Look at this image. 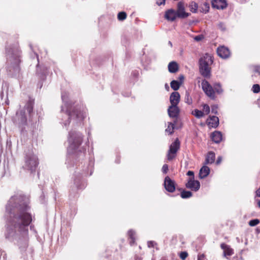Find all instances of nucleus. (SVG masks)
<instances>
[{
	"mask_svg": "<svg viewBox=\"0 0 260 260\" xmlns=\"http://www.w3.org/2000/svg\"><path fill=\"white\" fill-rule=\"evenodd\" d=\"M257 206L260 207V200H257Z\"/></svg>",
	"mask_w": 260,
	"mask_h": 260,
	"instance_id": "obj_47",
	"label": "nucleus"
},
{
	"mask_svg": "<svg viewBox=\"0 0 260 260\" xmlns=\"http://www.w3.org/2000/svg\"><path fill=\"white\" fill-rule=\"evenodd\" d=\"M192 196V193L190 191H186L183 190L181 192V197L183 199H187L191 197Z\"/></svg>",
	"mask_w": 260,
	"mask_h": 260,
	"instance_id": "obj_29",
	"label": "nucleus"
},
{
	"mask_svg": "<svg viewBox=\"0 0 260 260\" xmlns=\"http://www.w3.org/2000/svg\"><path fill=\"white\" fill-rule=\"evenodd\" d=\"M15 123L19 127H22V128L27 124V118L24 111L21 110L17 114V119Z\"/></svg>",
	"mask_w": 260,
	"mask_h": 260,
	"instance_id": "obj_7",
	"label": "nucleus"
},
{
	"mask_svg": "<svg viewBox=\"0 0 260 260\" xmlns=\"http://www.w3.org/2000/svg\"><path fill=\"white\" fill-rule=\"evenodd\" d=\"M169 170V167L168 165L167 164H165L163 165L162 167V171L164 173L166 174L167 173L168 171Z\"/></svg>",
	"mask_w": 260,
	"mask_h": 260,
	"instance_id": "obj_38",
	"label": "nucleus"
},
{
	"mask_svg": "<svg viewBox=\"0 0 260 260\" xmlns=\"http://www.w3.org/2000/svg\"><path fill=\"white\" fill-rule=\"evenodd\" d=\"M34 105V102L31 100H29L27 101V102L24 106V109L26 110V111L29 113L30 117L31 116V113L33 112Z\"/></svg>",
	"mask_w": 260,
	"mask_h": 260,
	"instance_id": "obj_22",
	"label": "nucleus"
},
{
	"mask_svg": "<svg viewBox=\"0 0 260 260\" xmlns=\"http://www.w3.org/2000/svg\"><path fill=\"white\" fill-rule=\"evenodd\" d=\"M254 71L255 73H257L258 74V75L260 76V67L259 66H255L254 68Z\"/></svg>",
	"mask_w": 260,
	"mask_h": 260,
	"instance_id": "obj_40",
	"label": "nucleus"
},
{
	"mask_svg": "<svg viewBox=\"0 0 260 260\" xmlns=\"http://www.w3.org/2000/svg\"><path fill=\"white\" fill-rule=\"evenodd\" d=\"M188 253L186 251H182L180 253V257L182 260H185L188 256Z\"/></svg>",
	"mask_w": 260,
	"mask_h": 260,
	"instance_id": "obj_36",
	"label": "nucleus"
},
{
	"mask_svg": "<svg viewBox=\"0 0 260 260\" xmlns=\"http://www.w3.org/2000/svg\"><path fill=\"white\" fill-rule=\"evenodd\" d=\"M203 39V36L202 35H198L194 37V40L197 41H201Z\"/></svg>",
	"mask_w": 260,
	"mask_h": 260,
	"instance_id": "obj_41",
	"label": "nucleus"
},
{
	"mask_svg": "<svg viewBox=\"0 0 260 260\" xmlns=\"http://www.w3.org/2000/svg\"><path fill=\"white\" fill-rule=\"evenodd\" d=\"M38 159L32 153L26 154L25 157V165L23 167L24 169L35 172L38 166Z\"/></svg>",
	"mask_w": 260,
	"mask_h": 260,
	"instance_id": "obj_5",
	"label": "nucleus"
},
{
	"mask_svg": "<svg viewBox=\"0 0 260 260\" xmlns=\"http://www.w3.org/2000/svg\"><path fill=\"white\" fill-rule=\"evenodd\" d=\"M176 12L177 17L180 18H185L190 15V13L185 11L184 3L182 2H179L178 3L177 10Z\"/></svg>",
	"mask_w": 260,
	"mask_h": 260,
	"instance_id": "obj_8",
	"label": "nucleus"
},
{
	"mask_svg": "<svg viewBox=\"0 0 260 260\" xmlns=\"http://www.w3.org/2000/svg\"><path fill=\"white\" fill-rule=\"evenodd\" d=\"M221 248L223 250V254L224 256H231L234 254L233 249L230 246L222 243L220 244Z\"/></svg>",
	"mask_w": 260,
	"mask_h": 260,
	"instance_id": "obj_17",
	"label": "nucleus"
},
{
	"mask_svg": "<svg viewBox=\"0 0 260 260\" xmlns=\"http://www.w3.org/2000/svg\"><path fill=\"white\" fill-rule=\"evenodd\" d=\"M189 8L191 12L196 13L198 9V5L195 2H191L189 5Z\"/></svg>",
	"mask_w": 260,
	"mask_h": 260,
	"instance_id": "obj_26",
	"label": "nucleus"
},
{
	"mask_svg": "<svg viewBox=\"0 0 260 260\" xmlns=\"http://www.w3.org/2000/svg\"><path fill=\"white\" fill-rule=\"evenodd\" d=\"M192 114L198 118H202L204 115V113L198 109H195L192 112Z\"/></svg>",
	"mask_w": 260,
	"mask_h": 260,
	"instance_id": "obj_28",
	"label": "nucleus"
},
{
	"mask_svg": "<svg viewBox=\"0 0 260 260\" xmlns=\"http://www.w3.org/2000/svg\"><path fill=\"white\" fill-rule=\"evenodd\" d=\"M221 161V157H218L217 160H216V164H219L220 163Z\"/></svg>",
	"mask_w": 260,
	"mask_h": 260,
	"instance_id": "obj_46",
	"label": "nucleus"
},
{
	"mask_svg": "<svg viewBox=\"0 0 260 260\" xmlns=\"http://www.w3.org/2000/svg\"><path fill=\"white\" fill-rule=\"evenodd\" d=\"M180 142L178 138L172 143L170 146L169 149L167 153V159L171 161L174 159L177 155L178 151L180 149Z\"/></svg>",
	"mask_w": 260,
	"mask_h": 260,
	"instance_id": "obj_6",
	"label": "nucleus"
},
{
	"mask_svg": "<svg viewBox=\"0 0 260 260\" xmlns=\"http://www.w3.org/2000/svg\"><path fill=\"white\" fill-rule=\"evenodd\" d=\"M187 175L188 176H189L191 177L190 178H193L194 179V173H193V172H192L191 171H189L187 172Z\"/></svg>",
	"mask_w": 260,
	"mask_h": 260,
	"instance_id": "obj_43",
	"label": "nucleus"
},
{
	"mask_svg": "<svg viewBox=\"0 0 260 260\" xmlns=\"http://www.w3.org/2000/svg\"><path fill=\"white\" fill-rule=\"evenodd\" d=\"M148 246L149 247H153V242L152 241L148 242Z\"/></svg>",
	"mask_w": 260,
	"mask_h": 260,
	"instance_id": "obj_45",
	"label": "nucleus"
},
{
	"mask_svg": "<svg viewBox=\"0 0 260 260\" xmlns=\"http://www.w3.org/2000/svg\"><path fill=\"white\" fill-rule=\"evenodd\" d=\"M206 123L209 127L216 128L219 125V119L215 116H210L207 119Z\"/></svg>",
	"mask_w": 260,
	"mask_h": 260,
	"instance_id": "obj_14",
	"label": "nucleus"
},
{
	"mask_svg": "<svg viewBox=\"0 0 260 260\" xmlns=\"http://www.w3.org/2000/svg\"><path fill=\"white\" fill-rule=\"evenodd\" d=\"M211 111L213 113L215 114H217L218 106L217 105H213L212 106H211Z\"/></svg>",
	"mask_w": 260,
	"mask_h": 260,
	"instance_id": "obj_37",
	"label": "nucleus"
},
{
	"mask_svg": "<svg viewBox=\"0 0 260 260\" xmlns=\"http://www.w3.org/2000/svg\"><path fill=\"white\" fill-rule=\"evenodd\" d=\"M252 91L255 93H259L260 92V86L259 84H254L252 87Z\"/></svg>",
	"mask_w": 260,
	"mask_h": 260,
	"instance_id": "obj_34",
	"label": "nucleus"
},
{
	"mask_svg": "<svg viewBox=\"0 0 260 260\" xmlns=\"http://www.w3.org/2000/svg\"><path fill=\"white\" fill-rule=\"evenodd\" d=\"M166 0H157L156 4L158 6H160L161 5L165 4Z\"/></svg>",
	"mask_w": 260,
	"mask_h": 260,
	"instance_id": "obj_42",
	"label": "nucleus"
},
{
	"mask_svg": "<svg viewBox=\"0 0 260 260\" xmlns=\"http://www.w3.org/2000/svg\"><path fill=\"white\" fill-rule=\"evenodd\" d=\"M68 114L70 117H75L78 119H82L84 117L83 112L80 107L79 108L75 107L72 111L68 110Z\"/></svg>",
	"mask_w": 260,
	"mask_h": 260,
	"instance_id": "obj_10",
	"label": "nucleus"
},
{
	"mask_svg": "<svg viewBox=\"0 0 260 260\" xmlns=\"http://www.w3.org/2000/svg\"><path fill=\"white\" fill-rule=\"evenodd\" d=\"M128 236L130 239L129 244L132 246L135 243V233L132 231H129L128 232Z\"/></svg>",
	"mask_w": 260,
	"mask_h": 260,
	"instance_id": "obj_30",
	"label": "nucleus"
},
{
	"mask_svg": "<svg viewBox=\"0 0 260 260\" xmlns=\"http://www.w3.org/2000/svg\"><path fill=\"white\" fill-rule=\"evenodd\" d=\"M215 153L212 151H209L206 156L205 161L204 162L205 165H208V164H211L213 163L215 161Z\"/></svg>",
	"mask_w": 260,
	"mask_h": 260,
	"instance_id": "obj_20",
	"label": "nucleus"
},
{
	"mask_svg": "<svg viewBox=\"0 0 260 260\" xmlns=\"http://www.w3.org/2000/svg\"><path fill=\"white\" fill-rule=\"evenodd\" d=\"M165 16L167 20L173 21L176 19L177 17V15L175 10L170 9L166 12Z\"/></svg>",
	"mask_w": 260,
	"mask_h": 260,
	"instance_id": "obj_18",
	"label": "nucleus"
},
{
	"mask_svg": "<svg viewBox=\"0 0 260 260\" xmlns=\"http://www.w3.org/2000/svg\"><path fill=\"white\" fill-rule=\"evenodd\" d=\"M206 256L203 253H199L198 255V260H206Z\"/></svg>",
	"mask_w": 260,
	"mask_h": 260,
	"instance_id": "obj_39",
	"label": "nucleus"
},
{
	"mask_svg": "<svg viewBox=\"0 0 260 260\" xmlns=\"http://www.w3.org/2000/svg\"><path fill=\"white\" fill-rule=\"evenodd\" d=\"M127 14L125 12H120L117 15V18L119 21H123L126 18Z\"/></svg>",
	"mask_w": 260,
	"mask_h": 260,
	"instance_id": "obj_32",
	"label": "nucleus"
},
{
	"mask_svg": "<svg viewBox=\"0 0 260 260\" xmlns=\"http://www.w3.org/2000/svg\"><path fill=\"white\" fill-rule=\"evenodd\" d=\"M210 107L208 104H204L203 105V112L204 114L208 115L210 113Z\"/></svg>",
	"mask_w": 260,
	"mask_h": 260,
	"instance_id": "obj_33",
	"label": "nucleus"
},
{
	"mask_svg": "<svg viewBox=\"0 0 260 260\" xmlns=\"http://www.w3.org/2000/svg\"><path fill=\"white\" fill-rule=\"evenodd\" d=\"M257 103L259 105V107L260 108V99H258L257 100Z\"/></svg>",
	"mask_w": 260,
	"mask_h": 260,
	"instance_id": "obj_48",
	"label": "nucleus"
},
{
	"mask_svg": "<svg viewBox=\"0 0 260 260\" xmlns=\"http://www.w3.org/2000/svg\"><path fill=\"white\" fill-rule=\"evenodd\" d=\"M210 173V169L206 165L203 166L199 172V177L201 179L206 177Z\"/></svg>",
	"mask_w": 260,
	"mask_h": 260,
	"instance_id": "obj_21",
	"label": "nucleus"
},
{
	"mask_svg": "<svg viewBox=\"0 0 260 260\" xmlns=\"http://www.w3.org/2000/svg\"><path fill=\"white\" fill-rule=\"evenodd\" d=\"M217 53L219 57L223 59L229 58L231 55L229 48L224 46L218 47L217 49Z\"/></svg>",
	"mask_w": 260,
	"mask_h": 260,
	"instance_id": "obj_11",
	"label": "nucleus"
},
{
	"mask_svg": "<svg viewBox=\"0 0 260 260\" xmlns=\"http://www.w3.org/2000/svg\"><path fill=\"white\" fill-rule=\"evenodd\" d=\"M181 85V83L176 80H173L170 83L171 88L174 90H177Z\"/></svg>",
	"mask_w": 260,
	"mask_h": 260,
	"instance_id": "obj_27",
	"label": "nucleus"
},
{
	"mask_svg": "<svg viewBox=\"0 0 260 260\" xmlns=\"http://www.w3.org/2000/svg\"><path fill=\"white\" fill-rule=\"evenodd\" d=\"M164 186L166 190L169 192H173L175 190V182L169 176L165 178Z\"/></svg>",
	"mask_w": 260,
	"mask_h": 260,
	"instance_id": "obj_9",
	"label": "nucleus"
},
{
	"mask_svg": "<svg viewBox=\"0 0 260 260\" xmlns=\"http://www.w3.org/2000/svg\"><path fill=\"white\" fill-rule=\"evenodd\" d=\"M256 197H260V187L255 191V199Z\"/></svg>",
	"mask_w": 260,
	"mask_h": 260,
	"instance_id": "obj_44",
	"label": "nucleus"
},
{
	"mask_svg": "<svg viewBox=\"0 0 260 260\" xmlns=\"http://www.w3.org/2000/svg\"><path fill=\"white\" fill-rule=\"evenodd\" d=\"M212 140L215 143H219L222 140V135L221 132L215 131L211 136Z\"/></svg>",
	"mask_w": 260,
	"mask_h": 260,
	"instance_id": "obj_19",
	"label": "nucleus"
},
{
	"mask_svg": "<svg viewBox=\"0 0 260 260\" xmlns=\"http://www.w3.org/2000/svg\"><path fill=\"white\" fill-rule=\"evenodd\" d=\"M69 136L70 145L68 148V151H70L71 150H75L81 145L82 142L83 136L75 132H70Z\"/></svg>",
	"mask_w": 260,
	"mask_h": 260,
	"instance_id": "obj_4",
	"label": "nucleus"
},
{
	"mask_svg": "<svg viewBox=\"0 0 260 260\" xmlns=\"http://www.w3.org/2000/svg\"><path fill=\"white\" fill-rule=\"evenodd\" d=\"M185 186L192 191H197L200 189V183L199 181L195 180L193 178H189Z\"/></svg>",
	"mask_w": 260,
	"mask_h": 260,
	"instance_id": "obj_12",
	"label": "nucleus"
},
{
	"mask_svg": "<svg viewBox=\"0 0 260 260\" xmlns=\"http://www.w3.org/2000/svg\"><path fill=\"white\" fill-rule=\"evenodd\" d=\"M177 119H174L173 122H169L166 131L170 135H172L174 133V129L175 127V125H177Z\"/></svg>",
	"mask_w": 260,
	"mask_h": 260,
	"instance_id": "obj_25",
	"label": "nucleus"
},
{
	"mask_svg": "<svg viewBox=\"0 0 260 260\" xmlns=\"http://www.w3.org/2000/svg\"><path fill=\"white\" fill-rule=\"evenodd\" d=\"M201 12L204 13H207L209 12L210 9V6L208 3H203L201 7Z\"/></svg>",
	"mask_w": 260,
	"mask_h": 260,
	"instance_id": "obj_31",
	"label": "nucleus"
},
{
	"mask_svg": "<svg viewBox=\"0 0 260 260\" xmlns=\"http://www.w3.org/2000/svg\"><path fill=\"white\" fill-rule=\"evenodd\" d=\"M180 95L178 92H172L170 96L171 106H177L180 102Z\"/></svg>",
	"mask_w": 260,
	"mask_h": 260,
	"instance_id": "obj_16",
	"label": "nucleus"
},
{
	"mask_svg": "<svg viewBox=\"0 0 260 260\" xmlns=\"http://www.w3.org/2000/svg\"><path fill=\"white\" fill-rule=\"evenodd\" d=\"M178 65L175 61H172L168 65V70L170 73H174L178 71Z\"/></svg>",
	"mask_w": 260,
	"mask_h": 260,
	"instance_id": "obj_24",
	"label": "nucleus"
},
{
	"mask_svg": "<svg viewBox=\"0 0 260 260\" xmlns=\"http://www.w3.org/2000/svg\"><path fill=\"white\" fill-rule=\"evenodd\" d=\"M22 200L15 207L16 211L8 219L5 225V237L8 240L12 239L18 234L21 236L17 244L21 252H25L28 245V226L32 221V215L28 212L30 207L28 200L21 197Z\"/></svg>",
	"mask_w": 260,
	"mask_h": 260,
	"instance_id": "obj_1",
	"label": "nucleus"
},
{
	"mask_svg": "<svg viewBox=\"0 0 260 260\" xmlns=\"http://www.w3.org/2000/svg\"><path fill=\"white\" fill-rule=\"evenodd\" d=\"M168 112L170 117L174 118L177 119L178 122V117L179 114L180 110L178 106H170L168 109Z\"/></svg>",
	"mask_w": 260,
	"mask_h": 260,
	"instance_id": "obj_13",
	"label": "nucleus"
},
{
	"mask_svg": "<svg viewBox=\"0 0 260 260\" xmlns=\"http://www.w3.org/2000/svg\"><path fill=\"white\" fill-rule=\"evenodd\" d=\"M202 86L205 94L212 100L215 99V92L221 94L223 92L221 85L218 83H214L212 87L208 81L204 80L202 82Z\"/></svg>",
	"mask_w": 260,
	"mask_h": 260,
	"instance_id": "obj_2",
	"label": "nucleus"
},
{
	"mask_svg": "<svg viewBox=\"0 0 260 260\" xmlns=\"http://www.w3.org/2000/svg\"><path fill=\"white\" fill-rule=\"evenodd\" d=\"M213 62L212 57L209 54H205L203 57L199 60V68L201 74L204 77H207L210 75V64Z\"/></svg>",
	"mask_w": 260,
	"mask_h": 260,
	"instance_id": "obj_3",
	"label": "nucleus"
},
{
	"mask_svg": "<svg viewBox=\"0 0 260 260\" xmlns=\"http://www.w3.org/2000/svg\"><path fill=\"white\" fill-rule=\"evenodd\" d=\"M259 220L258 219H254L251 220L249 221V225L250 226H254L257 225L259 223Z\"/></svg>",
	"mask_w": 260,
	"mask_h": 260,
	"instance_id": "obj_35",
	"label": "nucleus"
},
{
	"mask_svg": "<svg viewBox=\"0 0 260 260\" xmlns=\"http://www.w3.org/2000/svg\"><path fill=\"white\" fill-rule=\"evenodd\" d=\"M212 6L217 9H223L227 7V4L225 0H213Z\"/></svg>",
	"mask_w": 260,
	"mask_h": 260,
	"instance_id": "obj_15",
	"label": "nucleus"
},
{
	"mask_svg": "<svg viewBox=\"0 0 260 260\" xmlns=\"http://www.w3.org/2000/svg\"><path fill=\"white\" fill-rule=\"evenodd\" d=\"M21 53V51L18 49L14 50L12 53V57L15 60L16 63L19 64L20 62Z\"/></svg>",
	"mask_w": 260,
	"mask_h": 260,
	"instance_id": "obj_23",
	"label": "nucleus"
}]
</instances>
